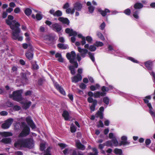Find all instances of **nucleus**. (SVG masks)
Here are the masks:
<instances>
[{
  "mask_svg": "<svg viewBox=\"0 0 155 155\" xmlns=\"http://www.w3.org/2000/svg\"><path fill=\"white\" fill-rule=\"evenodd\" d=\"M113 143V145L115 146H117L119 145L115 137H114L111 140Z\"/></svg>",
  "mask_w": 155,
  "mask_h": 155,
  "instance_id": "nucleus-36",
  "label": "nucleus"
},
{
  "mask_svg": "<svg viewBox=\"0 0 155 155\" xmlns=\"http://www.w3.org/2000/svg\"><path fill=\"white\" fill-rule=\"evenodd\" d=\"M96 49V48L94 45H91L89 47V50L91 51H94Z\"/></svg>",
  "mask_w": 155,
  "mask_h": 155,
  "instance_id": "nucleus-49",
  "label": "nucleus"
},
{
  "mask_svg": "<svg viewBox=\"0 0 155 155\" xmlns=\"http://www.w3.org/2000/svg\"><path fill=\"white\" fill-rule=\"evenodd\" d=\"M75 150L72 148H68L63 150V152L65 155H73V152Z\"/></svg>",
  "mask_w": 155,
  "mask_h": 155,
  "instance_id": "nucleus-11",
  "label": "nucleus"
},
{
  "mask_svg": "<svg viewBox=\"0 0 155 155\" xmlns=\"http://www.w3.org/2000/svg\"><path fill=\"white\" fill-rule=\"evenodd\" d=\"M143 6L142 4L140 3H137L134 6V7L135 9H138L142 8Z\"/></svg>",
  "mask_w": 155,
  "mask_h": 155,
  "instance_id": "nucleus-32",
  "label": "nucleus"
},
{
  "mask_svg": "<svg viewBox=\"0 0 155 155\" xmlns=\"http://www.w3.org/2000/svg\"><path fill=\"white\" fill-rule=\"evenodd\" d=\"M26 57L29 60L31 59L33 57V54L31 52H28L26 53Z\"/></svg>",
  "mask_w": 155,
  "mask_h": 155,
  "instance_id": "nucleus-37",
  "label": "nucleus"
},
{
  "mask_svg": "<svg viewBox=\"0 0 155 155\" xmlns=\"http://www.w3.org/2000/svg\"><path fill=\"white\" fill-rule=\"evenodd\" d=\"M41 12H39L38 13H37L36 15V16L34 14H32L31 15L32 17L34 19L36 18V19L38 21L41 20L42 18V15L41 14Z\"/></svg>",
  "mask_w": 155,
  "mask_h": 155,
  "instance_id": "nucleus-21",
  "label": "nucleus"
},
{
  "mask_svg": "<svg viewBox=\"0 0 155 155\" xmlns=\"http://www.w3.org/2000/svg\"><path fill=\"white\" fill-rule=\"evenodd\" d=\"M76 146L78 148L83 150L85 149V146L82 144L79 140H76L75 141Z\"/></svg>",
  "mask_w": 155,
  "mask_h": 155,
  "instance_id": "nucleus-14",
  "label": "nucleus"
},
{
  "mask_svg": "<svg viewBox=\"0 0 155 155\" xmlns=\"http://www.w3.org/2000/svg\"><path fill=\"white\" fill-rule=\"evenodd\" d=\"M147 106L149 109V113L153 118H155V111L153 110L150 103H149L147 104Z\"/></svg>",
  "mask_w": 155,
  "mask_h": 155,
  "instance_id": "nucleus-18",
  "label": "nucleus"
},
{
  "mask_svg": "<svg viewBox=\"0 0 155 155\" xmlns=\"http://www.w3.org/2000/svg\"><path fill=\"white\" fill-rule=\"evenodd\" d=\"M139 12L138 11H136L135 12H134L133 15L134 18L136 19L139 18V16L138 15L139 14Z\"/></svg>",
  "mask_w": 155,
  "mask_h": 155,
  "instance_id": "nucleus-48",
  "label": "nucleus"
},
{
  "mask_svg": "<svg viewBox=\"0 0 155 155\" xmlns=\"http://www.w3.org/2000/svg\"><path fill=\"white\" fill-rule=\"evenodd\" d=\"M65 31L67 33L69 34L70 36H75L78 34L77 32L73 31L72 29L69 28H66L65 30Z\"/></svg>",
  "mask_w": 155,
  "mask_h": 155,
  "instance_id": "nucleus-13",
  "label": "nucleus"
},
{
  "mask_svg": "<svg viewBox=\"0 0 155 155\" xmlns=\"http://www.w3.org/2000/svg\"><path fill=\"white\" fill-rule=\"evenodd\" d=\"M78 51L81 53V57L84 58L86 56V54L88 53V50L85 49H82L80 47H78Z\"/></svg>",
  "mask_w": 155,
  "mask_h": 155,
  "instance_id": "nucleus-9",
  "label": "nucleus"
},
{
  "mask_svg": "<svg viewBox=\"0 0 155 155\" xmlns=\"http://www.w3.org/2000/svg\"><path fill=\"white\" fill-rule=\"evenodd\" d=\"M114 152L116 154L121 155L122 153V150L121 149L117 148L114 150Z\"/></svg>",
  "mask_w": 155,
  "mask_h": 155,
  "instance_id": "nucleus-42",
  "label": "nucleus"
},
{
  "mask_svg": "<svg viewBox=\"0 0 155 155\" xmlns=\"http://www.w3.org/2000/svg\"><path fill=\"white\" fill-rule=\"evenodd\" d=\"M45 144L44 143H42L40 144V149L41 151H44L45 148Z\"/></svg>",
  "mask_w": 155,
  "mask_h": 155,
  "instance_id": "nucleus-59",
  "label": "nucleus"
},
{
  "mask_svg": "<svg viewBox=\"0 0 155 155\" xmlns=\"http://www.w3.org/2000/svg\"><path fill=\"white\" fill-rule=\"evenodd\" d=\"M51 28L54 31L59 32L61 30V27L58 23H55L50 26Z\"/></svg>",
  "mask_w": 155,
  "mask_h": 155,
  "instance_id": "nucleus-7",
  "label": "nucleus"
},
{
  "mask_svg": "<svg viewBox=\"0 0 155 155\" xmlns=\"http://www.w3.org/2000/svg\"><path fill=\"white\" fill-rule=\"evenodd\" d=\"M74 10L80 11L82 7V4L79 2H77L74 5Z\"/></svg>",
  "mask_w": 155,
  "mask_h": 155,
  "instance_id": "nucleus-15",
  "label": "nucleus"
},
{
  "mask_svg": "<svg viewBox=\"0 0 155 155\" xmlns=\"http://www.w3.org/2000/svg\"><path fill=\"white\" fill-rule=\"evenodd\" d=\"M13 120L12 118H9L6 120L5 122L2 125V127L3 129L8 128L13 122Z\"/></svg>",
  "mask_w": 155,
  "mask_h": 155,
  "instance_id": "nucleus-6",
  "label": "nucleus"
},
{
  "mask_svg": "<svg viewBox=\"0 0 155 155\" xmlns=\"http://www.w3.org/2000/svg\"><path fill=\"white\" fill-rule=\"evenodd\" d=\"M94 45L97 47H101L103 46L104 44L101 42L97 41L96 42Z\"/></svg>",
  "mask_w": 155,
  "mask_h": 155,
  "instance_id": "nucleus-43",
  "label": "nucleus"
},
{
  "mask_svg": "<svg viewBox=\"0 0 155 155\" xmlns=\"http://www.w3.org/2000/svg\"><path fill=\"white\" fill-rule=\"evenodd\" d=\"M130 10L129 8L127 9L124 11V13L125 14L128 15H130Z\"/></svg>",
  "mask_w": 155,
  "mask_h": 155,
  "instance_id": "nucleus-52",
  "label": "nucleus"
},
{
  "mask_svg": "<svg viewBox=\"0 0 155 155\" xmlns=\"http://www.w3.org/2000/svg\"><path fill=\"white\" fill-rule=\"evenodd\" d=\"M69 69L71 71V73L72 74L74 75L75 74V72L74 70V66H70L69 67Z\"/></svg>",
  "mask_w": 155,
  "mask_h": 155,
  "instance_id": "nucleus-45",
  "label": "nucleus"
},
{
  "mask_svg": "<svg viewBox=\"0 0 155 155\" xmlns=\"http://www.w3.org/2000/svg\"><path fill=\"white\" fill-rule=\"evenodd\" d=\"M55 57L58 58V60L60 62H63L64 59L62 57L61 54L59 53H57L55 54Z\"/></svg>",
  "mask_w": 155,
  "mask_h": 155,
  "instance_id": "nucleus-28",
  "label": "nucleus"
},
{
  "mask_svg": "<svg viewBox=\"0 0 155 155\" xmlns=\"http://www.w3.org/2000/svg\"><path fill=\"white\" fill-rule=\"evenodd\" d=\"M96 100H94V99L92 97H89L87 98L88 101L89 103H94L95 101Z\"/></svg>",
  "mask_w": 155,
  "mask_h": 155,
  "instance_id": "nucleus-53",
  "label": "nucleus"
},
{
  "mask_svg": "<svg viewBox=\"0 0 155 155\" xmlns=\"http://www.w3.org/2000/svg\"><path fill=\"white\" fill-rule=\"evenodd\" d=\"M34 146L33 140L31 138L18 140L14 144L15 148L21 149L23 147L32 148Z\"/></svg>",
  "mask_w": 155,
  "mask_h": 155,
  "instance_id": "nucleus-2",
  "label": "nucleus"
},
{
  "mask_svg": "<svg viewBox=\"0 0 155 155\" xmlns=\"http://www.w3.org/2000/svg\"><path fill=\"white\" fill-rule=\"evenodd\" d=\"M51 148L50 147L48 148L45 152L44 155H51L50 153Z\"/></svg>",
  "mask_w": 155,
  "mask_h": 155,
  "instance_id": "nucleus-51",
  "label": "nucleus"
},
{
  "mask_svg": "<svg viewBox=\"0 0 155 155\" xmlns=\"http://www.w3.org/2000/svg\"><path fill=\"white\" fill-rule=\"evenodd\" d=\"M71 131L72 133L75 132L76 131V129L75 126L73 125H71L70 127Z\"/></svg>",
  "mask_w": 155,
  "mask_h": 155,
  "instance_id": "nucleus-47",
  "label": "nucleus"
},
{
  "mask_svg": "<svg viewBox=\"0 0 155 155\" xmlns=\"http://www.w3.org/2000/svg\"><path fill=\"white\" fill-rule=\"evenodd\" d=\"M121 139L122 140L119 144L120 146L128 145L130 144V142L127 141V137L126 136H122Z\"/></svg>",
  "mask_w": 155,
  "mask_h": 155,
  "instance_id": "nucleus-8",
  "label": "nucleus"
},
{
  "mask_svg": "<svg viewBox=\"0 0 155 155\" xmlns=\"http://www.w3.org/2000/svg\"><path fill=\"white\" fill-rule=\"evenodd\" d=\"M75 11L74 9H71V8H69L67 9L66 10V12L67 14H73Z\"/></svg>",
  "mask_w": 155,
  "mask_h": 155,
  "instance_id": "nucleus-38",
  "label": "nucleus"
},
{
  "mask_svg": "<svg viewBox=\"0 0 155 155\" xmlns=\"http://www.w3.org/2000/svg\"><path fill=\"white\" fill-rule=\"evenodd\" d=\"M73 155H83V154L81 152L79 151L77 153L75 150L73 151Z\"/></svg>",
  "mask_w": 155,
  "mask_h": 155,
  "instance_id": "nucleus-54",
  "label": "nucleus"
},
{
  "mask_svg": "<svg viewBox=\"0 0 155 155\" xmlns=\"http://www.w3.org/2000/svg\"><path fill=\"white\" fill-rule=\"evenodd\" d=\"M58 46L59 48L63 49H66L68 47V46L67 45H64V44L61 43H59L58 44Z\"/></svg>",
  "mask_w": 155,
  "mask_h": 155,
  "instance_id": "nucleus-33",
  "label": "nucleus"
},
{
  "mask_svg": "<svg viewBox=\"0 0 155 155\" xmlns=\"http://www.w3.org/2000/svg\"><path fill=\"white\" fill-rule=\"evenodd\" d=\"M87 41L89 43H91L92 41V38L91 37L87 36L85 38Z\"/></svg>",
  "mask_w": 155,
  "mask_h": 155,
  "instance_id": "nucleus-50",
  "label": "nucleus"
},
{
  "mask_svg": "<svg viewBox=\"0 0 155 155\" xmlns=\"http://www.w3.org/2000/svg\"><path fill=\"white\" fill-rule=\"evenodd\" d=\"M82 79L81 76L80 74H78L76 75L71 78L72 81L75 83L81 81Z\"/></svg>",
  "mask_w": 155,
  "mask_h": 155,
  "instance_id": "nucleus-12",
  "label": "nucleus"
},
{
  "mask_svg": "<svg viewBox=\"0 0 155 155\" xmlns=\"http://www.w3.org/2000/svg\"><path fill=\"white\" fill-rule=\"evenodd\" d=\"M151 98V97L149 95L147 96L145 98L143 99L144 102L145 103L147 104H147L149 103H149V101L148 99L150 100Z\"/></svg>",
  "mask_w": 155,
  "mask_h": 155,
  "instance_id": "nucleus-41",
  "label": "nucleus"
},
{
  "mask_svg": "<svg viewBox=\"0 0 155 155\" xmlns=\"http://www.w3.org/2000/svg\"><path fill=\"white\" fill-rule=\"evenodd\" d=\"M87 5L89 6L88 9L89 12L91 13H93L94 9V7L91 5V3L90 2H87Z\"/></svg>",
  "mask_w": 155,
  "mask_h": 155,
  "instance_id": "nucleus-19",
  "label": "nucleus"
},
{
  "mask_svg": "<svg viewBox=\"0 0 155 155\" xmlns=\"http://www.w3.org/2000/svg\"><path fill=\"white\" fill-rule=\"evenodd\" d=\"M58 145L61 147V149H63L64 148L67 147V146L66 144L63 143H59L58 144Z\"/></svg>",
  "mask_w": 155,
  "mask_h": 155,
  "instance_id": "nucleus-57",
  "label": "nucleus"
},
{
  "mask_svg": "<svg viewBox=\"0 0 155 155\" xmlns=\"http://www.w3.org/2000/svg\"><path fill=\"white\" fill-rule=\"evenodd\" d=\"M58 20L64 24H67L68 25L69 23V20L66 18H64L62 17H59L58 18Z\"/></svg>",
  "mask_w": 155,
  "mask_h": 155,
  "instance_id": "nucleus-22",
  "label": "nucleus"
},
{
  "mask_svg": "<svg viewBox=\"0 0 155 155\" xmlns=\"http://www.w3.org/2000/svg\"><path fill=\"white\" fill-rule=\"evenodd\" d=\"M43 38L44 40L45 41H46V43H49L48 42V41H51L53 40V37L49 35H45V36Z\"/></svg>",
  "mask_w": 155,
  "mask_h": 155,
  "instance_id": "nucleus-25",
  "label": "nucleus"
},
{
  "mask_svg": "<svg viewBox=\"0 0 155 155\" xmlns=\"http://www.w3.org/2000/svg\"><path fill=\"white\" fill-rule=\"evenodd\" d=\"M103 93H101V92L98 91L94 93V98H99L101 96H104Z\"/></svg>",
  "mask_w": 155,
  "mask_h": 155,
  "instance_id": "nucleus-26",
  "label": "nucleus"
},
{
  "mask_svg": "<svg viewBox=\"0 0 155 155\" xmlns=\"http://www.w3.org/2000/svg\"><path fill=\"white\" fill-rule=\"evenodd\" d=\"M145 65L146 68L149 70H151L152 69L153 66V62L150 61H148L145 63Z\"/></svg>",
  "mask_w": 155,
  "mask_h": 155,
  "instance_id": "nucleus-23",
  "label": "nucleus"
},
{
  "mask_svg": "<svg viewBox=\"0 0 155 155\" xmlns=\"http://www.w3.org/2000/svg\"><path fill=\"white\" fill-rule=\"evenodd\" d=\"M62 116L64 117L65 120H68L69 119V115L68 112L64 110L62 114Z\"/></svg>",
  "mask_w": 155,
  "mask_h": 155,
  "instance_id": "nucleus-24",
  "label": "nucleus"
},
{
  "mask_svg": "<svg viewBox=\"0 0 155 155\" xmlns=\"http://www.w3.org/2000/svg\"><path fill=\"white\" fill-rule=\"evenodd\" d=\"M80 87L82 89H85L86 87V85L85 84L82 83L80 85Z\"/></svg>",
  "mask_w": 155,
  "mask_h": 155,
  "instance_id": "nucleus-60",
  "label": "nucleus"
},
{
  "mask_svg": "<svg viewBox=\"0 0 155 155\" xmlns=\"http://www.w3.org/2000/svg\"><path fill=\"white\" fill-rule=\"evenodd\" d=\"M1 141L4 143L8 144L11 143V140L10 138H5L2 139Z\"/></svg>",
  "mask_w": 155,
  "mask_h": 155,
  "instance_id": "nucleus-30",
  "label": "nucleus"
},
{
  "mask_svg": "<svg viewBox=\"0 0 155 155\" xmlns=\"http://www.w3.org/2000/svg\"><path fill=\"white\" fill-rule=\"evenodd\" d=\"M98 11L103 16H105L107 14V13L110 12V11L107 9H105V10H102L101 8L98 9Z\"/></svg>",
  "mask_w": 155,
  "mask_h": 155,
  "instance_id": "nucleus-20",
  "label": "nucleus"
},
{
  "mask_svg": "<svg viewBox=\"0 0 155 155\" xmlns=\"http://www.w3.org/2000/svg\"><path fill=\"white\" fill-rule=\"evenodd\" d=\"M97 104V100L95 101L94 103H92V105L90 106V108L91 111H94L95 108V106Z\"/></svg>",
  "mask_w": 155,
  "mask_h": 155,
  "instance_id": "nucleus-34",
  "label": "nucleus"
},
{
  "mask_svg": "<svg viewBox=\"0 0 155 155\" xmlns=\"http://www.w3.org/2000/svg\"><path fill=\"white\" fill-rule=\"evenodd\" d=\"M21 90H18L14 91L12 94L9 95V97L10 98H12L14 100L19 101L22 100Z\"/></svg>",
  "mask_w": 155,
  "mask_h": 155,
  "instance_id": "nucleus-3",
  "label": "nucleus"
},
{
  "mask_svg": "<svg viewBox=\"0 0 155 155\" xmlns=\"http://www.w3.org/2000/svg\"><path fill=\"white\" fill-rule=\"evenodd\" d=\"M81 39L82 41H81V43L82 45H85L86 43L85 38V37H83Z\"/></svg>",
  "mask_w": 155,
  "mask_h": 155,
  "instance_id": "nucleus-61",
  "label": "nucleus"
},
{
  "mask_svg": "<svg viewBox=\"0 0 155 155\" xmlns=\"http://www.w3.org/2000/svg\"><path fill=\"white\" fill-rule=\"evenodd\" d=\"M62 15V13L61 11L59 10H58L55 12L54 16H60Z\"/></svg>",
  "mask_w": 155,
  "mask_h": 155,
  "instance_id": "nucleus-46",
  "label": "nucleus"
},
{
  "mask_svg": "<svg viewBox=\"0 0 155 155\" xmlns=\"http://www.w3.org/2000/svg\"><path fill=\"white\" fill-rule=\"evenodd\" d=\"M26 120L28 124L32 129L36 127L35 125L30 117H28L26 118Z\"/></svg>",
  "mask_w": 155,
  "mask_h": 155,
  "instance_id": "nucleus-10",
  "label": "nucleus"
},
{
  "mask_svg": "<svg viewBox=\"0 0 155 155\" xmlns=\"http://www.w3.org/2000/svg\"><path fill=\"white\" fill-rule=\"evenodd\" d=\"M33 68L34 69H37L39 67L38 65L35 63L32 65Z\"/></svg>",
  "mask_w": 155,
  "mask_h": 155,
  "instance_id": "nucleus-63",
  "label": "nucleus"
},
{
  "mask_svg": "<svg viewBox=\"0 0 155 155\" xmlns=\"http://www.w3.org/2000/svg\"><path fill=\"white\" fill-rule=\"evenodd\" d=\"M98 126L99 127H104V124L101 120H100L98 124Z\"/></svg>",
  "mask_w": 155,
  "mask_h": 155,
  "instance_id": "nucleus-62",
  "label": "nucleus"
},
{
  "mask_svg": "<svg viewBox=\"0 0 155 155\" xmlns=\"http://www.w3.org/2000/svg\"><path fill=\"white\" fill-rule=\"evenodd\" d=\"M21 126L23 129L19 135V137H22L28 135L30 131L29 127L26 124L25 122H22Z\"/></svg>",
  "mask_w": 155,
  "mask_h": 155,
  "instance_id": "nucleus-4",
  "label": "nucleus"
},
{
  "mask_svg": "<svg viewBox=\"0 0 155 155\" xmlns=\"http://www.w3.org/2000/svg\"><path fill=\"white\" fill-rule=\"evenodd\" d=\"M21 104H23V108L25 109L28 108L31 104V102L30 101L26 102L24 103H23V102H21Z\"/></svg>",
  "mask_w": 155,
  "mask_h": 155,
  "instance_id": "nucleus-29",
  "label": "nucleus"
},
{
  "mask_svg": "<svg viewBox=\"0 0 155 155\" xmlns=\"http://www.w3.org/2000/svg\"><path fill=\"white\" fill-rule=\"evenodd\" d=\"M104 110V108L103 107H101L99 108V110L98 111L96 115L97 117H100V119L103 118V114Z\"/></svg>",
  "mask_w": 155,
  "mask_h": 155,
  "instance_id": "nucleus-16",
  "label": "nucleus"
},
{
  "mask_svg": "<svg viewBox=\"0 0 155 155\" xmlns=\"http://www.w3.org/2000/svg\"><path fill=\"white\" fill-rule=\"evenodd\" d=\"M13 16L9 15L8 18L6 19V23L10 26V28L12 30V38L14 40H17L18 41H21L23 40V37L19 35L20 32V29L19 27L20 24L16 20H13Z\"/></svg>",
  "mask_w": 155,
  "mask_h": 155,
  "instance_id": "nucleus-1",
  "label": "nucleus"
},
{
  "mask_svg": "<svg viewBox=\"0 0 155 155\" xmlns=\"http://www.w3.org/2000/svg\"><path fill=\"white\" fill-rule=\"evenodd\" d=\"M105 26V24L104 22H103L100 26V29L101 30H103Z\"/></svg>",
  "mask_w": 155,
  "mask_h": 155,
  "instance_id": "nucleus-64",
  "label": "nucleus"
},
{
  "mask_svg": "<svg viewBox=\"0 0 155 155\" xmlns=\"http://www.w3.org/2000/svg\"><path fill=\"white\" fill-rule=\"evenodd\" d=\"M76 54L74 51H72L70 53H68L66 54V57L69 60L71 63L74 62L75 60Z\"/></svg>",
  "mask_w": 155,
  "mask_h": 155,
  "instance_id": "nucleus-5",
  "label": "nucleus"
},
{
  "mask_svg": "<svg viewBox=\"0 0 155 155\" xmlns=\"http://www.w3.org/2000/svg\"><path fill=\"white\" fill-rule=\"evenodd\" d=\"M103 101L106 105H108L109 104V99L107 97H105L103 98Z\"/></svg>",
  "mask_w": 155,
  "mask_h": 155,
  "instance_id": "nucleus-44",
  "label": "nucleus"
},
{
  "mask_svg": "<svg viewBox=\"0 0 155 155\" xmlns=\"http://www.w3.org/2000/svg\"><path fill=\"white\" fill-rule=\"evenodd\" d=\"M101 90L102 92H101L103 93V95L104 96L106 95V92L109 91V89L108 87H106L104 86H103L101 87Z\"/></svg>",
  "mask_w": 155,
  "mask_h": 155,
  "instance_id": "nucleus-27",
  "label": "nucleus"
},
{
  "mask_svg": "<svg viewBox=\"0 0 155 155\" xmlns=\"http://www.w3.org/2000/svg\"><path fill=\"white\" fill-rule=\"evenodd\" d=\"M6 105L7 106L9 107H12L13 106V104L12 102L9 101L6 102Z\"/></svg>",
  "mask_w": 155,
  "mask_h": 155,
  "instance_id": "nucleus-56",
  "label": "nucleus"
},
{
  "mask_svg": "<svg viewBox=\"0 0 155 155\" xmlns=\"http://www.w3.org/2000/svg\"><path fill=\"white\" fill-rule=\"evenodd\" d=\"M0 134L2 136L5 137L11 136L12 135V134L11 133L6 132H1Z\"/></svg>",
  "mask_w": 155,
  "mask_h": 155,
  "instance_id": "nucleus-31",
  "label": "nucleus"
},
{
  "mask_svg": "<svg viewBox=\"0 0 155 155\" xmlns=\"http://www.w3.org/2000/svg\"><path fill=\"white\" fill-rule=\"evenodd\" d=\"M21 108V107L18 105L15 106L13 107V110L15 111L19 110Z\"/></svg>",
  "mask_w": 155,
  "mask_h": 155,
  "instance_id": "nucleus-58",
  "label": "nucleus"
},
{
  "mask_svg": "<svg viewBox=\"0 0 155 155\" xmlns=\"http://www.w3.org/2000/svg\"><path fill=\"white\" fill-rule=\"evenodd\" d=\"M105 145L107 146H111L113 145L112 141H107L105 143Z\"/></svg>",
  "mask_w": 155,
  "mask_h": 155,
  "instance_id": "nucleus-55",
  "label": "nucleus"
},
{
  "mask_svg": "<svg viewBox=\"0 0 155 155\" xmlns=\"http://www.w3.org/2000/svg\"><path fill=\"white\" fill-rule=\"evenodd\" d=\"M31 12V10L29 8H26L25 11V14L28 16L30 15Z\"/></svg>",
  "mask_w": 155,
  "mask_h": 155,
  "instance_id": "nucleus-39",
  "label": "nucleus"
},
{
  "mask_svg": "<svg viewBox=\"0 0 155 155\" xmlns=\"http://www.w3.org/2000/svg\"><path fill=\"white\" fill-rule=\"evenodd\" d=\"M88 54L89 57L91 59V60L93 62H95V58L94 56V54L91 53L90 52H89L88 53Z\"/></svg>",
  "mask_w": 155,
  "mask_h": 155,
  "instance_id": "nucleus-40",
  "label": "nucleus"
},
{
  "mask_svg": "<svg viewBox=\"0 0 155 155\" xmlns=\"http://www.w3.org/2000/svg\"><path fill=\"white\" fill-rule=\"evenodd\" d=\"M97 37L101 40H104L105 38L104 36L101 33L98 31L97 32Z\"/></svg>",
  "mask_w": 155,
  "mask_h": 155,
  "instance_id": "nucleus-35",
  "label": "nucleus"
},
{
  "mask_svg": "<svg viewBox=\"0 0 155 155\" xmlns=\"http://www.w3.org/2000/svg\"><path fill=\"white\" fill-rule=\"evenodd\" d=\"M55 86L56 88L63 95L65 94V93L63 88L60 86L58 83H56L55 84Z\"/></svg>",
  "mask_w": 155,
  "mask_h": 155,
  "instance_id": "nucleus-17",
  "label": "nucleus"
}]
</instances>
